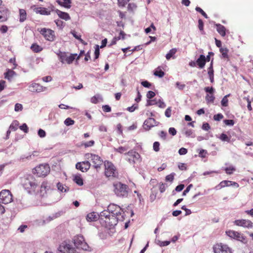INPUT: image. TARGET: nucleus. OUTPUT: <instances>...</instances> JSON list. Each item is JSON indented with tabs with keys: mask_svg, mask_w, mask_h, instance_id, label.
Segmentation results:
<instances>
[{
	"mask_svg": "<svg viewBox=\"0 0 253 253\" xmlns=\"http://www.w3.org/2000/svg\"><path fill=\"white\" fill-rule=\"evenodd\" d=\"M46 87L37 83H33L29 86V90L31 92H41L45 90Z\"/></svg>",
	"mask_w": 253,
	"mask_h": 253,
	"instance_id": "a211bd4d",
	"label": "nucleus"
},
{
	"mask_svg": "<svg viewBox=\"0 0 253 253\" xmlns=\"http://www.w3.org/2000/svg\"><path fill=\"white\" fill-rule=\"evenodd\" d=\"M156 120L153 118H149L144 122V127L146 130H149L156 125Z\"/></svg>",
	"mask_w": 253,
	"mask_h": 253,
	"instance_id": "aec40b11",
	"label": "nucleus"
},
{
	"mask_svg": "<svg viewBox=\"0 0 253 253\" xmlns=\"http://www.w3.org/2000/svg\"><path fill=\"white\" fill-rule=\"evenodd\" d=\"M111 215V214H110V212L107 211H103L100 214L101 219L104 221V219H106V218L108 217L109 216H110Z\"/></svg>",
	"mask_w": 253,
	"mask_h": 253,
	"instance_id": "4c0bfd02",
	"label": "nucleus"
},
{
	"mask_svg": "<svg viewBox=\"0 0 253 253\" xmlns=\"http://www.w3.org/2000/svg\"><path fill=\"white\" fill-rule=\"evenodd\" d=\"M90 167V164L88 161H84L82 162H78L76 165L77 169L82 172L87 171Z\"/></svg>",
	"mask_w": 253,
	"mask_h": 253,
	"instance_id": "2eb2a0df",
	"label": "nucleus"
},
{
	"mask_svg": "<svg viewBox=\"0 0 253 253\" xmlns=\"http://www.w3.org/2000/svg\"><path fill=\"white\" fill-rule=\"evenodd\" d=\"M177 52V49L175 48H172L169 50V53H168L166 55V58L168 60H170L171 58L174 59L175 57L174 56V54Z\"/></svg>",
	"mask_w": 253,
	"mask_h": 253,
	"instance_id": "c85d7f7f",
	"label": "nucleus"
},
{
	"mask_svg": "<svg viewBox=\"0 0 253 253\" xmlns=\"http://www.w3.org/2000/svg\"><path fill=\"white\" fill-rule=\"evenodd\" d=\"M204 90L206 92L209 93V94H214V89L212 87H205L204 88Z\"/></svg>",
	"mask_w": 253,
	"mask_h": 253,
	"instance_id": "a18cd8bd",
	"label": "nucleus"
},
{
	"mask_svg": "<svg viewBox=\"0 0 253 253\" xmlns=\"http://www.w3.org/2000/svg\"><path fill=\"white\" fill-rule=\"evenodd\" d=\"M101 99L99 95H95L91 98V102L94 104H97L99 102V99Z\"/></svg>",
	"mask_w": 253,
	"mask_h": 253,
	"instance_id": "49530a36",
	"label": "nucleus"
},
{
	"mask_svg": "<svg viewBox=\"0 0 253 253\" xmlns=\"http://www.w3.org/2000/svg\"><path fill=\"white\" fill-rule=\"evenodd\" d=\"M35 12L41 15H49L50 14L51 11L45 7H37L35 9Z\"/></svg>",
	"mask_w": 253,
	"mask_h": 253,
	"instance_id": "4be33fe9",
	"label": "nucleus"
},
{
	"mask_svg": "<svg viewBox=\"0 0 253 253\" xmlns=\"http://www.w3.org/2000/svg\"><path fill=\"white\" fill-rule=\"evenodd\" d=\"M57 14L60 18L65 20L67 21L70 19V16L68 13L58 10L57 11Z\"/></svg>",
	"mask_w": 253,
	"mask_h": 253,
	"instance_id": "cd10ccee",
	"label": "nucleus"
},
{
	"mask_svg": "<svg viewBox=\"0 0 253 253\" xmlns=\"http://www.w3.org/2000/svg\"><path fill=\"white\" fill-rule=\"evenodd\" d=\"M198 28L201 32H204V23L201 19L198 20Z\"/></svg>",
	"mask_w": 253,
	"mask_h": 253,
	"instance_id": "603ef678",
	"label": "nucleus"
},
{
	"mask_svg": "<svg viewBox=\"0 0 253 253\" xmlns=\"http://www.w3.org/2000/svg\"><path fill=\"white\" fill-rule=\"evenodd\" d=\"M178 168L181 170H185L187 169L186 165L184 163H179L178 165Z\"/></svg>",
	"mask_w": 253,
	"mask_h": 253,
	"instance_id": "338daca9",
	"label": "nucleus"
},
{
	"mask_svg": "<svg viewBox=\"0 0 253 253\" xmlns=\"http://www.w3.org/2000/svg\"><path fill=\"white\" fill-rule=\"evenodd\" d=\"M74 181L79 186H82L84 184L83 178L79 175H76L73 179Z\"/></svg>",
	"mask_w": 253,
	"mask_h": 253,
	"instance_id": "72a5a7b5",
	"label": "nucleus"
},
{
	"mask_svg": "<svg viewBox=\"0 0 253 253\" xmlns=\"http://www.w3.org/2000/svg\"><path fill=\"white\" fill-rule=\"evenodd\" d=\"M128 156V161L130 164H133L135 163V161L139 159V155L138 153H136L135 151L133 150H131L126 153Z\"/></svg>",
	"mask_w": 253,
	"mask_h": 253,
	"instance_id": "dca6fc26",
	"label": "nucleus"
},
{
	"mask_svg": "<svg viewBox=\"0 0 253 253\" xmlns=\"http://www.w3.org/2000/svg\"><path fill=\"white\" fill-rule=\"evenodd\" d=\"M205 99L208 103H213L215 100V97L214 94H207Z\"/></svg>",
	"mask_w": 253,
	"mask_h": 253,
	"instance_id": "f704fd0d",
	"label": "nucleus"
},
{
	"mask_svg": "<svg viewBox=\"0 0 253 253\" xmlns=\"http://www.w3.org/2000/svg\"><path fill=\"white\" fill-rule=\"evenodd\" d=\"M108 210L112 215L117 216L120 221H123L125 219V212L120 207L115 205H112L109 206Z\"/></svg>",
	"mask_w": 253,
	"mask_h": 253,
	"instance_id": "20e7f679",
	"label": "nucleus"
},
{
	"mask_svg": "<svg viewBox=\"0 0 253 253\" xmlns=\"http://www.w3.org/2000/svg\"><path fill=\"white\" fill-rule=\"evenodd\" d=\"M74 244L77 248L80 246L83 242H84V239L82 235H77L75 237L74 239Z\"/></svg>",
	"mask_w": 253,
	"mask_h": 253,
	"instance_id": "bb28decb",
	"label": "nucleus"
},
{
	"mask_svg": "<svg viewBox=\"0 0 253 253\" xmlns=\"http://www.w3.org/2000/svg\"><path fill=\"white\" fill-rule=\"evenodd\" d=\"M99 218L97 213L92 212L87 214L86 219L89 222L96 221Z\"/></svg>",
	"mask_w": 253,
	"mask_h": 253,
	"instance_id": "5701e85b",
	"label": "nucleus"
},
{
	"mask_svg": "<svg viewBox=\"0 0 253 253\" xmlns=\"http://www.w3.org/2000/svg\"><path fill=\"white\" fill-rule=\"evenodd\" d=\"M195 9L197 12L200 13L205 18H208L207 14L205 13V12H204V11L202 8H201L199 7H196Z\"/></svg>",
	"mask_w": 253,
	"mask_h": 253,
	"instance_id": "de8ad7c7",
	"label": "nucleus"
},
{
	"mask_svg": "<svg viewBox=\"0 0 253 253\" xmlns=\"http://www.w3.org/2000/svg\"><path fill=\"white\" fill-rule=\"evenodd\" d=\"M219 138L223 141H226L228 142L230 141V137H228L226 134L223 133L221 134Z\"/></svg>",
	"mask_w": 253,
	"mask_h": 253,
	"instance_id": "a19ab883",
	"label": "nucleus"
},
{
	"mask_svg": "<svg viewBox=\"0 0 253 253\" xmlns=\"http://www.w3.org/2000/svg\"><path fill=\"white\" fill-rule=\"evenodd\" d=\"M48 182L46 181H43L40 186V189L39 191H36V193L38 194L42 198L45 197L47 195V191L49 189Z\"/></svg>",
	"mask_w": 253,
	"mask_h": 253,
	"instance_id": "4468645a",
	"label": "nucleus"
},
{
	"mask_svg": "<svg viewBox=\"0 0 253 253\" xmlns=\"http://www.w3.org/2000/svg\"><path fill=\"white\" fill-rule=\"evenodd\" d=\"M155 93L153 91H149L147 93L146 97L148 99H152L155 96Z\"/></svg>",
	"mask_w": 253,
	"mask_h": 253,
	"instance_id": "13d9d810",
	"label": "nucleus"
},
{
	"mask_svg": "<svg viewBox=\"0 0 253 253\" xmlns=\"http://www.w3.org/2000/svg\"><path fill=\"white\" fill-rule=\"evenodd\" d=\"M156 197H157V192H153L152 191L151 194H150V201L151 202H153V201H154V200L156 198Z\"/></svg>",
	"mask_w": 253,
	"mask_h": 253,
	"instance_id": "69168bd1",
	"label": "nucleus"
},
{
	"mask_svg": "<svg viewBox=\"0 0 253 253\" xmlns=\"http://www.w3.org/2000/svg\"><path fill=\"white\" fill-rule=\"evenodd\" d=\"M63 2H59V3L60 5L63 6L66 8H69L71 7V0H63Z\"/></svg>",
	"mask_w": 253,
	"mask_h": 253,
	"instance_id": "c9c22d12",
	"label": "nucleus"
},
{
	"mask_svg": "<svg viewBox=\"0 0 253 253\" xmlns=\"http://www.w3.org/2000/svg\"><path fill=\"white\" fill-rule=\"evenodd\" d=\"M219 50H220V53H221L222 58H224V59H229V56L228 55L229 50L227 48L221 47V48H220Z\"/></svg>",
	"mask_w": 253,
	"mask_h": 253,
	"instance_id": "7c9ffc66",
	"label": "nucleus"
},
{
	"mask_svg": "<svg viewBox=\"0 0 253 253\" xmlns=\"http://www.w3.org/2000/svg\"><path fill=\"white\" fill-rule=\"evenodd\" d=\"M207 154V152L206 150L204 149H201L200 150V152L199 153V157L204 158L206 157V155Z\"/></svg>",
	"mask_w": 253,
	"mask_h": 253,
	"instance_id": "4d7b16f0",
	"label": "nucleus"
},
{
	"mask_svg": "<svg viewBox=\"0 0 253 253\" xmlns=\"http://www.w3.org/2000/svg\"><path fill=\"white\" fill-rule=\"evenodd\" d=\"M229 96H230V94H227L223 97V98H222V99L221 101V104L222 106L226 107L228 106V99L227 97H229Z\"/></svg>",
	"mask_w": 253,
	"mask_h": 253,
	"instance_id": "58836bf2",
	"label": "nucleus"
},
{
	"mask_svg": "<svg viewBox=\"0 0 253 253\" xmlns=\"http://www.w3.org/2000/svg\"><path fill=\"white\" fill-rule=\"evenodd\" d=\"M105 175L110 178H117L118 176V172L115 166L110 162L105 161L104 162Z\"/></svg>",
	"mask_w": 253,
	"mask_h": 253,
	"instance_id": "7ed1b4c3",
	"label": "nucleus"
},
{
	"mask_svg": "<svg viewBox=\"0 0 253 253\" xmlns=\"http://www.w3.org/2000/svg\"><path fill=\"white\" fill-rule=\"evenodd\" d=\"M165 115L168 118H169L171 117V107H168L166 110L165 112Z\"/></svg>",
	"mask_w": 253,
	"mask_h": 253,
	"instance_id": "6e6d98bb",
	"label": "nucleus"
},
{
	"mask_svg": "<svg viewBox=\"0 0 253 253\" xmlns=\"http://www.w3.org/2000/svg\"><path fill=\"white\" fill-rule=\"evenodd\" d=\"M100 54L99 46L96 45L94 51L95 59H97Z\"/></svg>",
	"mask_w": 253,
	"mask_h": 253,
	"instance_id": "e2e57ef3",
	"label": "nucleus"
},
{
	"mask_svg": "<svg viewBox=\"0 0 253 253\" xmlns=\"http://www.w3.org/2000/svg\"><path fill=\"white\" fill-rule=\"evenodd\" d=\"M234 224L238 226H241L246 228H252L253 223L249 219H237L233 222Z\"/></svg>",
	"mask_w": 253,
	"mask_h": 253,
	"instance_id": "ddd939ff",
	"label": "nucleus"
},
{
	"mask_svg": "<svg viewBox=\"0 0 253 253\" xmlns=\"http://www.w3.org/2000/svg\"><path fill=\"white\" fill-rule=\"evenodd\" d=\"M9 11L5 6H0V22L6 21Z\"/></svg>",
	"mask_w": 253,
	"mask_h": 253,
	"instance_id": "6ab92c4d",
	"label": "nucleus"
},
{
	"mask_svg": "<svg viewBox=\"0 0 253 253\" xmlns=\"http://www.w3.org/2000/svg\"><path fill=\"white\" fill-rule=\"evenodd\" d=\"M57 55L60 61L62 63H67L68 64H72L77 56V53L70 54V55L68 56L66 52L61 51H59V52L57 53Z\"/></svg>",
	"mask_w": 253,
	"mask_h": 253,
	"instance_id": "39448f33",
	"label": "nucleus"
},
{
	"mask_svg": "<svg viewBox=\"0 0 253 253\" xmlns=\"http://www.w3.org/2000/svg\"><path fill=\"white\" fill-rule=\"evenodd\" d=\"M58 253H77L72 245L65 242L62 243L59 247Z\"/></svg>",
	"mask_w": 253,
	"mask_h": 253,
	"instance_id": "9b49d317",
	"label": "nucleus"
},
{
	"mask_svg": "<svg viewBox=\"0 0 253 253\" xmlns=\"http://www.w3.org/2000/svg\"><path fill=\"white\" fill-rule=\"evenodd\" d=\"M19 122L17 120H14L12 122L9 126V129L13 131H15L17 129L19 126Z\"/></svg>",
	"mask_w": 253,
	"mask_h": 253,
	"instance_id": "473e14b6",
	"label": "nucleus"
},
{
	"mask_svg": "<svg viewBox=\"0 0 253 253\" xmlns=\"http://www.w3.org/2000/svg\"><path fill=\"white\" fill-rule=\"evenodd\" d=\"M23 109V106L22 104L19 103H16L15 105L14 110L16 112L22 111Z\"/></svg>",
	"mask_w": 253,
	"mask_h": 253,
	"instance_id": "bf43d9fd",
	"label": "nucleus"
},
{
	"mask_svg": "<svg viewBox=\"0 0 253 253\" xmlns=\"http://www.w3.org/2000/svg\"><path fill=\"white\" fill-rule=\"evenodd\" d=\"M235 186L236 188H238L239 187V185L234 181H228V180H223L218 185V186L220 187V188H223L226 186Z\"/></svg>",
	"mask_w": 253,
	"mask_h": 253,
	"instance_id": "412c9836",
	"label": "nucleus"
},
{
	"mask_svg": "<svg viewBox=\"0 0 253 253\" xmlns=\"http://www.w3.org/2000/svg\"><path fill=\"white\" fill-rule=\"evenodd\" d=\"M57 186L58 189L60 191L62 192H65L67 191L66 188L65 187H64V185L62 183H61L60 182L58 183Z\"/></svg>",
	"mask_w": 253,
	"mask_h": 253,
	"instance_id": "09e8293b",
	"label": "nucleus"
},
{
	"mask_svg": "<svg viewBox=\"0 0 253 253\" xmlns=\"http://www.w3.org/2000/svg\"><path fill=\"white\" fill-rule=\"evenodd\" d=\"M20 129L23 130L25 133H28L29 128L27 125L26 124H23L22 126H20Z\"/></svg>",
	"mask_w": 253,
	"mask_h": 253,
	"instance_id": "864d4df0",
	"label": "nucleus"
},
{
	"mask_svg": "<svg viewBox=\"0 0 253 253\" xmlns=\"http://www.w3.org/2000/svg\"><path fill=\"white\" fill-rule=\"evenodd\" d=\"M50 169L48 164H41L33 169V173L39 177H45L50 172Z\"/></svg>",
	"mask_w": 253,
	"mask_h": 253,
	"instance_id": "423d86ee",
	"label": "nucleus"
},
{
	"mask_svg": "<svg viewBox=\"0 0 253 253\" xmlns=\"http://www.w3.org/2000/svg\"><path fill=\"white\" fill-rule=\"evenodd\" d=\"M226 234L231 238L241 242L244 244L247 243V237L240 232L229 230L226 231Z\"/></svg>",
	"mask_w": 253,
	"mask_h": 253,
	"instance_id": "0eeeda50",
	"label": "nucleus"
},
{
	"mask_svg": "<svg viewBox=\"0 0 253 253\" xmlns=\"http://www.w3.org/2000/svg\"><path fill=\"white\" fill-rule=\"evenodd\" d=\"M85 157L86 159L89 160L93 164V166L95 169L100 167L102 165L103 160L97 155L92 153H86L85 154Z\"/></svg>",
	"mask_w": 253,
	"mask_h": 253,
	"instance_id": "6e6552de",
	"label": "nucleus"
},
{
	"mask_svg": "<svg viewBox=\"0 0 253 253\" xmlns=\"http://www.w3.org/2000/svg\"><path fill=\"white\" fill-rule=\"evenodd\" d=\"M226 173L228 174H231L233 173V171L235 170V169L233 167H229L225 169Z\"/></svg>",
	"mask_w": 253,
	"mask_h": 253,
	"instance_id": "3c124183",
	"label": "nucleus"
},
{
	"mask_svg": "<svg viewBox=\"0 0 253 253\" xmlns=\"http://www.w3.org/2000/svg\"><path fill=\"white\" fill-rule=\"evenodd\" d=\"M215 26L216 27L217 31L220 36L224 37L226 35V31L225 27L220 24H215Z\"/></svg>",
	"mask_w": 253,
	"mask_h": 253,
	"instance_id": "393cba45",
	"label": "nucleus"
},
{
	"mask_svg": "<svg viewBox=\"0 0 253 253\" xmlns=\"http://www.w3.org/2000/svg\"><path fill=\"white\" fill-rule=\"evenodd\" d=\"M160 143L159 142L156 141L153 143V149L155 151L158 152L159 151Z\"/></svg>",
	"mask_w": 253,
	"mask_h": 253,
	"instance_id": "052dcab7",
	"label": "nucleus"
},
{
	"mask_svg": "<svg viewBox=\"0 0 253 253\" xmlns=\"http://www.w3.org/2000/svg\"><path fill=\"white\" fill-rule=\"evenodd\" d=\"M74 123L75 121L70 118H67L64 121V124L67 126L73 125L74 124Z\"/></svg>",
	"mask_w": 253,
	"mask_h": 253,
	"instance_id": "79ce46f5",
	"label": "nucleus"
},
{
	"mask_svg": "<svg viewBox=\"0 0 253 253\" xmlns=\"http://www.w3.org/2000/svg\"><path fill=\"white\" fill-rule=\"evenodd\" d=\"M224 123L227 126H232L234 125V121L233 120H225Z\"/></svg>",
	"mask_w": 253,
	"mask_h": 253,
	"instance_id": "680f3d73",
	"label": "nucleus"
},
{
	"mask_svg": "<svg viewBox=\"0 0 253 253\" xmlns=\"http://www.w3.org/2000/svg\"><path fill=\"white\" fill-rule=\"evenodd\" d=\"M175 174L174 173H172L166 177V180L167 181L172 182L174 179V176Z\"/></svg>",
	"mask_w": 253,
	"mask_h": 253,
	"instance_id": "5fc2aeb1",
	"label": "nucleus"
},
{
	"mask_svg": "<svg viewBox=\"0 0 253 253\" xmlns=\"http://www.w3.org/2000/svg\"><path fill=\"white\" fill-rule=\"evenodd\" d=\"M213 60L211 61V65L210 67L208 68V74L210 80V81L211 83H213L214 82V71L213 69Z\"/></svg>",
	"mask_w": 253,
	"mask_h": 253,
	"instance_id": "a878e982",
	"label": "nucleus"
},
{
	"mask_svg": "<svg viewBox=\"0 0 253 253\" xmlns=\"http://www.w3.org/2000/svg\"><path fill=\"white\" fill-rule=\"evenodd\" d=\"M38 31L46 40L50 42H53L54 40L55 35L54 31L45 28H41Z\"/></svg>",
	"mask_w": 253,
	"mask_h": 253,
	"instance_id": "1a4fd4ad",
	"label": "nucleus"
},
{
	"mask_svg": "<svg viewBox=\"0 0 253 253\" xmlns=\"http://www.w3.org/2000/svg\"><path fill=\"white\" fill-rule=\"evenodd\" d=\"M154 74L156 76L162 78L164 76L165 73L161 69H160V67H158L157 68V70L154 72Z\"/></svg>",
	"mask_w": 253,
	"mask_h": 253,
	"instance_id": "e433bc0d",
	"label": "nucleus"
},
{
	"mask_svg": "<svg viewBox=\"0 0 253 253\" xmlns=\"http://www.w3.org/2000/svg\"><path fill=\"white\" fill-rule=\"evenodd\" d=\"M8 31V27L6 25H2L0 27V32L2 33H5Z\"/></svg>",
	"mask_w": 253,
	"mask_h": 253,
	"instance_id": "774afa93",
	"label": "nucleus"
},
{
	"mask_svg": "<svg viewBox=\"0 0 253 253\" xmlns=\"http://www.w3.org/2000/svg\"><path fill=\"white\" fill-rule=\"evenodd\" d=\"M130 0H118V5L120 7H125Z\"/></svg>",
	"mask_w": 253,
	"mask_h": 253,
	"instance_id": "8fccbe9b",
	"label": "nucleus"
},
{
	"mask_svg": "<svg viewBox=\"0 0 253 253\" xmlns=\"http://www.w3.org/2000/svg\"><path fill=\"white\" fill-rule=\"evenodd\" d=\"M205 56L200 55L199 57L196 60V63L200 68H203L206 64Z\"/></svg>",
	"mask_w": 253,
	"mask_h": 253,
	"instance_id": "b1692460",
	"label": "nucleus"
},
{
	"mask_svg": "<svg viewBox=\"0 0 253 253\" xmlns=\"http://www.w3.org/2000/svg\"><path fill=\"white\" fill-rule=\"evenodd\" d=\"M114 192L115 194L120 197H126L128 194V186L121 182L113 184Z\"/></svg>",
	"mask_w": 253,
	"mask_h": 253,
	"instance_id": "f03ea898",
	"label": "nucleus"
},
{
	"mask_svg": "<svg viewBox=\"0 0 253 253\" xmlns=\"http://www.w3.org/2000/svg\"><path fill=\"white\" fill-rule=\"evenodd\" d=\"M19 21L21 22H24L27 18V13L25 10L23 9H19Z\"/></svg>",
	"mask_w": 253,
	"mask_h": 253,
	"instance_id": "c756f323",
	"label": "nucleus"
},
{
	"mask_svg": "<svg viewBox=\"0 0 253 253\" xmlns=\"http://www.w3.org/2000/svg\"><path fill=\"white\" fill-rule=\"evenodd\" d=\"M94 144H95L94 141L93 140H91L89 141H87V142H86L84 143H83L81 145L82 146H84L85 148H87V147L93 146L94 145Z\"/></svg>",
	"mask_w": 253,
	"mask_h": 253,
	"instance_id": "ea45409f",
	"label": "nucleus"
},
{
	"mask_svg": "<svg viewBox=\"0 0 253 253\" xmlns=\"http://www.w3.org/2000/svg\"><path fill=\"white\" fill-rule=\"evenodd\" d=\"M77 248L81 249L84 251H86L88 250L89 246L87 244V243L84 241L82 244H81L80 246H78Z\"/></svg>",
	"mask_w": 253,
	"mask_h": 253,
	"instance_id": "c03bdc74",
	"label": "nucleus"
},
{
	"mask_svg": "<svg viewBox=\"0 0 253 253\" xmlns=\"http://www.w3.org/2000/svg\"><path fill=\"white\" fill-rule=\"evenodd\" d=\"M214 253H231L230 249L226 245L217 243L213 248Z\"/></svg>",
	"mask_w": 253,
	"mask_h": 253,
	"instance_id": "f8f14e48",
	"label": "nucleus"
},
{
	"mask_svg": "<svg viewBox=\"0 0 253 253\" xmlns=\"http://www.w3.org/2000/svg\"><path fill=\"white\" fill-rule=\"evenodd\" d=\"M31 49L35 53L40 52L42 50V48L37 43L32 44L31 46Z\"/></svg>",
	"mask_w": 253,
	"mask_h": 253,
	"instance_id": "2f4dec72",
	"label": "nucleus"
},
{
	"mask_svg": "<svg viewBox=\"0 0 253 253\" xmlns=\"http://www.w3.org/2000/svg\"><path fill=\"white\" fill-rule=\"evenodd\" d=\"M12 201V195L8 190H3L0 192V203L7 204Z\"/></svg>",
	"mask_w": 253,
	"mask_h": 253,
	"instance_id": "9d476101",
	"label": "nucleus"
},
{
	"mask_svg": "<svg viewBox=\"0 0 253 253\" xmlns=\"http://www.w3.org/2000/svg\"><path fill=\"white\" fill-rule=\"evenodd\" d=\"M118 221L120 220L118 219L117 216L112 214L109 216L106 219H104L105 225L110 227L116 225Z\"/></svg>",
	"mask_w": 253,
	"mask_h": 253,
	"instance_id": "f3484780",
	"label": "nucleus"
},
{
	"mask_svg": "<svg viewBox=\"0 0 253 253\" xmlns=\"http://www.w3.org/2000/svg\"><path fill=\"white\" fill-rule=\"evenodd\" d=\"M15 72L11 70H8L6 73H5V78L9 79L10 78H12Z\"/></svg>",
	"mask_w": 253,
	"mask_h": 253,
	"instance_id": "37998d69",
	"label": "nucleus"
},
{
	"mask_svg": "<svg viewBox=\"0 0 253 253\" xmlns=\"http://www.w3.org/2000/svg\"><path fill=\"white\" fill-rule=\"evenodd\" d=\"M21 184L30 194L36 193L39 186L38 180L32 174H27L23 176L21 179Z\"/></svg>",
	"mask_w": 253,
	"mask_h": 253,
	"instance_id": "f257e3e1",
	"label": "nucleus"
},
{
	"mask_svg": "<svg viewBox=\"0 0 253 253\" xmlns=\"http://www.w3.org/2000/svg\"><path fill=\"white\" fill-rule=\"evenodd\" d=\"M223 116L221 114H217L216 115H214L213 119L215 121H219L223 119Z\"/></svg>",
	"mask_w": 253,
	"mask_h": 253,
	"instance_id": "0e129e2a",
	"label": "nucleus"
}]
</instances>
